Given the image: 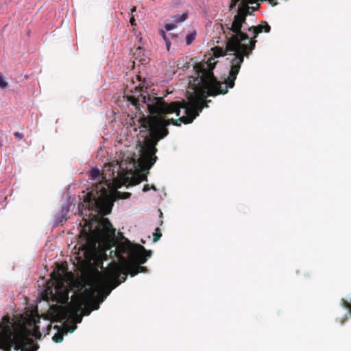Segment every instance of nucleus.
Listing matches in <instances>:
<instances>
[{"label":"nucleus","instance_id":"obj_1","mask_svg":"<svg viewBox=\"0 0 351 351\" xmlns=\"http://www.w3.org/2000/svg\"><path fill=\"white\" fill-rule=\"evenodd\" d=\"M216 63L214 58H209L194 66L196 77H190L189 82V88L194 92L189 94L187 101L168 104L162 97H151L142 88L137 90V96H128V101L136 109L140 108L141 104H145L149 113L147 117L143 115L139 120L141 126L147 130L152 137L145 139L141 149L138 165L142 169L148 170L156 162V145L158 141L168 135L167 127L171 123L176 126H180L181 123H191L203 108L208 107L210 100H206L207 97L225 95L228 92L230 87L227 84L223 87L222 83L214 75Z\"/></svg>","mask_w":351,"mask_h":351},{"label":"nucleus","instance_id":"obj_2","mask_svg":"<svg viewBox=\"0 0 351 351\" xmlns=\"http://www.w3.org/2000/svg\"><path fill=\"white\" fill-rule=\"evenodd\" d=\"M152 251L146 250L143 245L132 243L128 239L119 243L115 250L110 252L112 262L102 274L86 284L81 293L72 295L66 306L67 312L77 315L83 311L84 315H88L92 310H97L99 304L94 302L97 294H101V289L108 287L107 294L121 283L125 282L128 274L134 276L139 273L147 271L146 267L141 265L147 262L152 256Z\"/></svg>","mask_w":351,"mask_h":351},{"label":"nucleus","instance_id":"obj_3","mask_svg":"<svg viewBox=\"0 0 351 351\" xmlns=\"http://www.w3.org/2000/svg\"><path fill=\"white\" fill-rule=\"evenodd\" d=\"M250 7L247 5L239 8L238 14L234 15L231 25H226L227 36L229 40L227 48L234 51L233 64L230 76L225 79L223 83L230 88L234 86V82L240 71L245 56L252 53L256 43V38L263 32L268 33L271 27L265 21L257 26L246 27V16L249 14Z\"/></svg>","mask_w":351,"mask_h":351},{"label":"nucleus","instance_id":"obj_4","mask_svg":"<svg viewBox=\"0 0 351 351\" xmlns=\"http://www.w3.org/2000/svg\"><path fill=\"white\" fill-rule=\"evenodd\" d=\"M115 231L109 219L104 217L101 218L94 230H90V227L88 230L85 228H82L80 239L84 243L80 249L84 256L86 258L90 257L100 246L111 247L114 245Z\"/></svg>","mask_w":351,"mask_h":351},{"label":"nucleus","instance_id":"obj_5","mask_svg":"<svg viewBox=\"0 0 351 351\" xmlns=\"http://www.w3.org/2000/svg\"><path fill=\"white\" fill-rule=\"evenodd\" d=\"M108 184L99 182L92 188L84 197V202L89 211H95L96 215H108L111 212L112 202L106 188Z\"/></svg>","mask_w":351,"mask_h":351},{"label":"nucleus","instance_id":"obj_6","mask_svg":"<svg viewBox=\"0 0 351 351\" xmlns=\"http://www.w3.org/2000/svg\"><path fill=\"white\" fill-rule=\"evenodd\" d=\"M116 180L118 182L117 187L125 184L135 186L143 180H147V176L141 173L135 174L132 169L124 171L119 166Z\"/></svg>","mask_w":351,"mask_h":351},{"label":"nucleus","instance_id":"obj_7","mask_svg":"<svg viewBox=\"0 0 351 351\" xmlns=\"http://www.w3.org/2000/svg\"><path fill=\"white\" fill-rule=\"evenodd\" d=\"M227 25L228 24H225V25L220 24L221 29L223 34L225 35L226 49H224L222 47H215L212 49V51H213V56L215 58H219V57L224 56L226 55H228L230 56L229 58H228V59L230 60V63H231V67H230V71H231L232 66L234 65V64L232 62H233V56L234 54V51H229L227 48V43L229 40V38L227 36L228 32H226V25ZM230 73V72H229V74ZM229 76H230V75H228V77Z\"/></svg>","mask_w":351,"mask_h":351},{"label":"nucleus","instance_id":"obj_8","mask_svg":"<svg viewBox=\"0 0 351 351\" xmlns=\"http://www.w3.org/2000/svg\"><path fill=\"white\" fill-rule=\"evenodd\" d=\"M66 271V269L58 265L56 269H55L51 274V278L52 280H53L56 284V289L57 292L59 291L61 289H65L64 285L63 282V275L64 272Z\"/></svg>","mask_w":351,"mask_h":351},{"label":"nucleus","instance_id":"obj_9","mask_svg":"<svg viewBox=\"0 0 351 351\" xmlns=\"http://www.w3.org/2000/svg\"><path fill=\"white\" fill-rule=\"evenodd\" d=\"M342 304L343 307L346 310V313L343 315V317L339 320L341 324L347 320L348 316L351 317V304H350L347 300L342 299Z\"/></svg>","mask_w":351,"mask_h":351},{"label":"nucleus","instance_id":"obj_10","mask_svg":"<svg viewBox=\"0 0 351 351\" xmlns=\"http://www.w3.org/2000/svg\"><path fill=\"white\" fill-rule=\"evenodd\" d=\"M27 334L29 335L34 337L36 339H40L41 338L42 335H41V332L40 331L39 326H38L36 324V320L35 319L34 320L33 328L31 330H29L27 331Z\"/></svg>","mask_w":351,"mask_h":351},{"label":"nucleus","instance_id":"obj_11","mask_svg":"<svg viewBox=\"0 0 351 351\" xmlns=\"http://www.w3.org/2000/svg\"><path fill=\"white\" fill-rule=\"evenodd\" d=\"M177 38V36L176 35H174L173 34H169L168 35L167 34L165 36V37L162 38L163 40H165V44H166V47H167V51H169L170 50V47H171V38Z\"/></svg>","mask_w":351,"mask_h":351},{"label":"nucleus","instance_id":"obj_12","mask_svg":"<svg viewBox=\"0 0 351 351\" xmlns=\"http://www.w3.org/2000/svg\"><path fill=\"white\" fill-rule=\"evenodd\" d=\"M188 17L186 12L183 13L182 15L176 14L173 16L172 19L174 23H180L184 21Z\"/></svg>","mask_w":351,"mask_h":351},{"label":"nucleus","instance_id":"obj_13","mask_svg":"<svg viewBox=\"0 0 351 351\" xmlns=\"http://www.w3.org/2000/svg\"><path fill=\"white\" fill-rule=\"evenodd\" d=\"M119 166L120 165H118V162H116L115 165H114L113 163H110L108 165H105L104 170V172H103V174H105V172L107 171H110L112 170V174L114 175V172H115L114 168H115L117 167H119Z\"/></svg>","mask_w":351,"mask_h":351},{"label":"nucleus","instance_id":"obj_14","mask_svg":"<svg viewBox=\"0 0 351 351\" xmlns=\"http://www.w3.org/2000/svg\"><path fill=\"white\" fill-rule=\"evenodd\" d=\"M195 37H196V32L195 31L189 34L186 36V44L187 45H191L193 43V41L195 39Z\"/></svg>","mask_w":351,"mask_h":351},{"label":"nucleus","instance_id":"obj_15","mask_svg":"<svg viewBox=\"0 0 351 351\" xmlns=\"http://www.w3.org/2000/svg\"><path fill=\"white\" fill-rule=\"evenodd\" d=\"M115 195L119 199H128L131 196V193L128 192H120L117 191L115 193Z\"/></svg>","mask_w":351,"mask_h":351},{"label":"nucleus","instance_id":"obj_16","mask_svg":"<svg viewBox=\"0 0 351 351\" xmlns=\"http://www.w3.org/2000/svg\"><path fill=\"white\" fill-rule=\"evenodd\" d=\"M162 237V233L159 228L155 229V232L153 234V241L157 242Z\"/></svg>","mask_w":351,"mask_h":351},{"label":"nucleus","instance_id":"obj_17","mask_svg":"<svg viewBox=\"0 0 351 351\" xmlns=\"http://www.w3.org/2000/svg\"><path fill=\"white\" fill-rule=\"evenodd\" d=\"M52 339L54 342L60 343L63 340V334L60 332L56 333Z\"/></svg>","mask_w":351,"mask_h":351},{"label":"nucleus","instance_id":"obj_18","mask_svg":"<svg viewBox=\"0 0 351 351\" xmlns=\"http://www.w3.org/2000/svg\"><path fill=\"white\" fill-rule=\"evenodd\" d=\"M8 87V83L5 80L4 77L0 73V88L5 89Z\"/></svg>","mask_w":351,"mask_h":351},{"label":"nucleus","instance_id":"obj_19","mask_svg":"<svg viewBox=\"0 0 351 351\" xmlns=\"http://www.w3.org/2000/svg\"><path fill=\"white\" fill-rule=\"evenodd\" d=\"M90 176L93 180H96L100 176V171L98 169H93L90 171Z\"/></svg>","mask_w":351,"mask_h":351},{"label":"nucleus","instance_id":"obj_20","mask_svg":"<svg viewBox=\"0 0 351 351\" xmlns=\"http://www.w3.org/2000/svg\"><path fill=\"white\" fill-rule=\"evenodd\" d=\"M244 1H245V0H241V6H239V7L237 12H239V8H242V7H243ZM239 1H240V0H232V1H231L230 5V9L233 8L237 5V3Z\"/></svg>","mask_w":351,"mask_h":351},{"label":"nucleus","instance_id":"obj_21","mask_svg":"<svg viewBox=\"0 0 351 351\" xmlns=\"http://www.w3.org/2000/svg\"><path fill=\"white\" fill-rule=\"evenodd\" d=\"M150 189H153L154 191H157L156 186L154 184H145L143 188V192H147Z\"/></svg>","mask_w":351,"mask_h":351},{"label":"nucleus","instance_id":"obj_22","mask_svg":"<svg viewBox=\"0 0 351 351\" xmlns=\"http://www.w3.org/2000/svg\"><path fill=\"white\" fill-rule=\"evenodd\" d=\"M37 348L34 346H25L22 348L21 351H36Z\"/></svg>","mask_w":351,"mask_h":351},{"label":"nucleus","instance_id":"obj_23","mask_svg":"<svg viewBox=\"0 0 351 351\" xmlns=\"http://www.w3.org/2000/svg\"><path fill=\"white\" fill-rule=\"evenodd\" d=\"M176 27V25L175 23H168L165 25V29L166 31H170Z\"/></svg>","mask_w":351,"mask_h":351},{"label":"nucleus","instance_id":"obj_24","mask_svg":"<svg viewBox=\"0 0 351 351\" xmlns=\"http://www.w3.org/2000/svg\"><path fill=\"white\" fill-rule=\"evenodd\" d=\"M14 135L16 138H18L19 139H22L24 136L23 134L19 132H15L14 133Z\"/></svg>","mask_w":351,"mask_h":351},{"label":"nucleus","instance_id":"obj_25","mask_svg":"<svg viewBox=\"0 0 351 351\" xmlns=\"http://www.w3.org/2000/svg\"><path fill=\"white\" fill-rule=\"evenodd\" d=\"M257 0H245L244 2H243V5H248V3H250V4H252L254 3H255Z\"/></svg>","mask_w":351,"mask_h":351},{"label":"nucleus","instance_id":"obj_26","mask_svg":"<svg viewBox=\"0 0 351 351\" xmlns=\"http://www.w3.org/2000/svg\"><path fill=\"white\" fill-rule=\"evenodd\" d=\"M130 23L131 25H132V26H136V23L135 19H134V16H132L130 18Z\"/></svg>","mask_w":351,"mask_h":351},{"label":"nucleus","instance_id":"obj_27","mask_svg":"<svg viewBox=\"0 0 351 351\" xmlns=\"http://www.w3.org/2000/svg\"><path fill=\"white\" fill-rule=\"evenodd\" d=\"M159 34L162 36V38L165 37V36L167 35V34L164 29H160Z\"/></svg>","mask_w":351,"mask_h":351},{"label":"nucleus","instance_id":"obj_28","mask_svg":"<svg viewBox=\"0 0 351 351\" xmlns=\"http://www.w3.org/2000/svg\"><path fill=\"white\" fill-rule=\"evenodd\" d=\"M68 299H69L68 292L65 291V293H64V295H63V300H68Z\"/></svg>","mask_w":351,"mask_h":351},{"label":"nucleus","instance_id":"obj_29","mask_svg":"<svg viewBox=\"0 0 351 351\" xmlns=\"http://www.w3.org/2000/svg\"><path fill=\"white\" fill-rule=\"evenodd\" d=\"M270 3L272 5H276L277 4V2L276 0H269Z\"/></svg>","mask_w":351,"mask_h":351},{"label":"nucleus","instance_id":"obj_30","mask_svg":"<svg viewBox=\"0 0 351 351\" xmlns=\"http://www.w3.org/2000/svg\"><path fill=\"white\" fill-rule=\"evenodd\" d=\"M136 8L135 6H134L132 8H131L130 10V14H132L133 12H136Z\"/></svg>","mask_w":351,"mask_h":351},{"label":"nucleus","instance_id":"obj_31","mask_svg":"<svg viewBox=\"0 0 351 351\" xmlns=\"http://www.w3.org/2000/svg\"><path fill=\"white\" fill-rule=\"evenodd\" d=\"M159 213H160V217H162V213L160 210H159Z\"/></svg>","mask_w":351,"mask_h":351},{"label":"nucleus","instance_id":"obj_32","mask_svg":"<svg viewBox=\"0 0 351 351\" xmlns=\"http://www.w3.org/2000/svg\"><path fill=\"white\" fill-rule=\"evenodd\" d=\"M162 223H163V222H162V220H160V225L161 226V225L162 224Z\"/></svg>","mask_w":351,"mask_h":351}]
</instances>
